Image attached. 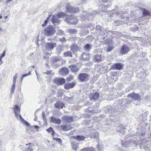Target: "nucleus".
<instances>
[{
  "label": "nucleus",
  "instance_id": "nucleus-1",
  "mask_svg": "<svg viewBox=\"0 0 151 151\" xmlns=\"http://www.w3.org/2000/svg\"><path fill=\"white\" fill-rule=\"evenodd\" d=\"M65 14L62 12H60L57 15H55L50 16V17H51V21L52 24L55 25H57L59 24L60 22V20L58 18H61L65 16Z\"/></svg>",
  "mask_w": 151,
  "mask_h": 151
},
{
  "label": "nucleus",
  "instance_id": "nucleus-2",
  "mask_svg": "<svg viewBox=\"0 0 151 151\" xmlns=\"http://www.w3.org/2000/svg\"><path fill=\"white\" fill-rule=\"evenodd\" d=\"M55 31L54 29L51 26L46 27L44 30V35L47 36H50L53 35Z\"/></svg>",
  "mask_w": 151,
  "mask_h": 151
},
{
  "label": "nucleus",
  "instance_id": "nucleus-3",
  "mask_svg": "<svg viewBox=\"0 0 151 151\" xmlns=\"http://www.w3.org/2000/svg\"><path fill=\"white\" fill-rule=\"evenodd\" d=\"M65 21L70 24L76 25L78 23V20L76 16L71 15L66 18Z\"/></svg>",
  "mask_w": 151,
  "mask_h": 151
},
{
  "label": "nucleus",
  "instance_id": "nucleus-4",
  "mask_svg": "<svg viewBox=\"0 0 151 151\" xmlns=\"http://www.w3.org/2000/svg\"><path fill=\"white\" fill-rule=\"evenodd\" d=\"M89 77L90 76L86 73H81L78 76L79 81L82 82L88 81Z\"/></svg>",
  "mask_w": 151,
  "mask_h": 151
},
{
  "label": "nucleus",
  "instance_id": "nucleus-5",
  "mask_svg": "<svg viewBox=\"0 0 151 151\" xmlns=\"http://www.w3.org/2000/svg\"><path fill=\"white\" fill-rule=\"evenodd\" d=\"M56 46V43L51 42L47 43L45 45V47L47 50L50 51L52 50Z\"/></svg>",
  "mask_w": 151,
  "mask_h": 151
},
{
  "label": "nucleus",
  "instance_id": "nucleus-6",
  "mask_svg": "<svg viewBox=\"0 0 151 151\" xmlns=\"http://www.w3.org/2000/svg\"><path fill=\"white\" fill-rule=\"evenodd\" d=\"M65 82V79L64 78H56L54 79L52 81V83L57 85H62Z\"/></svg>",
  "mask_w": 151,
  "mask_h": 151
},
{
  "label": "nucleus",
  "instance_id": "nucleus-7",
  "mask_svg": "<svg viewBox=\"0 0 151 151\" xmlns=\"http://www.w3.org/2000/svg\"><path fill=\"white\" fill-rule=\"evenodd\" d=\"M130 50V48L126 45H122L120 49V54L121 55L127 54Z\"/></svg>",
  "mask_w": 151,
  "mask_h": 151
},
{
  "label": "nucleus",
  "instance_id": "nucleus-8",
  "mask_svg": "<svg viewBox=\"0 0 151 151\" xmlns=\"http://www.w3.org/2000/svg\"><path fill=\"white\" fill-rule=\"evenodd\" d=\"M99 96V93L98 92H96L94 93H90L89 95V97L91 100L95 101L97 100Z\"/></svg>",
  "mask_w": 151,
  "mask_h": 151
},
{
  "label": "nucleus",
  "instance_id": "nucleus-9",
  "mask_svg": "<svg viewBox=\"0 0 151 151\" xmlns=\"http://www.w3.org/2000/svg\"><path fill=\"white\" fill-rule=\"evenodd\" d=\"M128 97L132 98V99L140 101L141 99L140 96L137 93L134 92L129 93L127 96Z\"/></svg>",
  "mask_w": 151,
  "mask_h": 151
},
{
  "label": "nucleus",
  "instance_id": "nucleus-10",
  "mask_svg": "<svg viewBox=\"0 0 151 151\" xmlns=\"http://www.w3.org/2000/svg\"><path fill=\"white\" fill-rule=\"evenodd\" d=\"M122 65L121 63H118L114 64L111 66V69L114 70H120L122 68Z\"/></svg>",
  "mask_w": 151,
  "mask_h": 151
},
{
  "label": "nucleus",
  "instance_id": "nucleus-11",
  "mask_svg": "<svg viewBox=\"0 0 151 151\" xmlns=\"http://www.w3.org/2000/svg\"><path fill=\"white\" fill-rule=\"evenodd\" d=\"M69 72V70L67 68L63 67L62 69H60L59 71V73L62 76H65Z\"/></svg>",
  "mask_w": 151,
  "mask_h": 151
},
{
  "label": "nucleus",
  "instance_id": "nucleus-12",
  "mask_svg": "<svg viewBox=\"0 0 151 151\" xmlns=\"http://www.w3.org/2000/svg\"><path fill=\"white\" fill-rule=\"evenodd\" d=\"M62 119L65 122L69 123L73 121V118L71 116H64L62 117Z\"/></svg>",
  "mask_w": 151,
  "mask_h": 151
},
{
  "label": "nucleus",
  "instance_id": "nucleus-13",
  "mask_svg": "<svg viewBox=\"0 0 151 151\" xmlns=\"http://www.w3.org/2000/svg\"><path fill=\"white\" fill-rule=\"evenodd\" d=\"M102 55L101 54L95 55L93 56V60L96 62H99L102 60Z\"/></svg>",
  "mask_w": 151,
  "mask_h": 151
},
{
  "label": "nucleus",
  "instance_id": "nucleus-14",
  "mask_svg": "<svg viewBox=\"0 0 151 151\" xmlns=\"http://www.w3.org/2000/svg\"><path fill=\"white\" fill-rule=\"evenodd\" d=\"M70 50L73 52H76L78 51L79 50V48L78 46L75 45H72L70 47Z\"/></svg>",
  "mask_w": 151,
  "mask_h": 151
},
{
  "label": "nucleus",
  "instance_id": "nucleus-15",
  "mask_svg": "<svg viewBox=\"0 0 151 151\" xmlns=\"http://www.w3.org/2000/svg\"><path fill=\"white\" fill-rule=\"evenodd\" d=\"M71 69V71L73 72H77L79 70L77 66L75 65H70L68 66Z\"/></svg>",
  "mask_w": 151,
  "mask_h": 151
},
{
  "label": "nucleus",
  "instance_id": "nucleus-16",
  "mask_svg": "<svg viewBox=\"0 0 151 151\" xmlns=\"http://www.w3.org/2000/svg\"><path fill=\"white\" fill-rule=\"evenodd\" d=\"M51 121L52 122L58 124H60L61 122L59 119H56L52 116L51 117Z\"/></svg>",
  "mask_w": 151,
  "mask_h": 151
},
{
  "label": "nucleus",
  "instance_id": "nucleus-17",
  "mask_svg": "<svg viewBox=\"0 0 151 151\" xmlns=\"http://www.w3.org/2000/svg\"><path fill=\"white\" fill-rule=\"evenodd\" d=\"M75 85V83H73L65 84L64 85V88L66 89H69L73 87Z\"/></svg>",
  "mask_w": 151,
  "mask_h": 151
},
{
  "label": "nucleus",
  "instance_id": "nucleus-18",
  "mask_svg": "<svg viewBox=\"0 0 151 151\" xmlns=\"http://www.w3.org/2000/svg\"><path fill=\"white\" fill-rule=\"evenodd\" d=\"M82 57L84 61L89 60V55L87 53H84L82 55Z\"/></svg>",
  "mask_w": 151,
  "mask_h": 151
},
{
  "label": "nucleus",
  "instance_id": "nucleus-19",
  "mask_svg": "<svg viewBox=\"0 0 151 151\" xmlns=\"http://www.w3.org/2000/svg\"><path fill=\"white\" fill-rule=\"evenodd\" d=\"M61 129L64 131L68 130L71 129V127L69 125H61Z\"/></svg>",
  "mask_w": 151,
  "mask_h": 151
},
{
  "label": "nucleus",
  "instance_id": "nucleus-20",
  "mask_svg": "<svg viewBox=\"0 0 151 151\" xmlns=\"http://www.w3.org/2000/svg\"><path fill=\"white\" fill-rule=\"evenodd\" d=\"M71 8H72V10H70V11L69 10V9L68 8V10H67V12H68L69 13H75L76 12H77L79 10V8L78 7H71Z\"/></svg>",
  "mask_w": 151,
  "mask_h": 151
},
{
  "label": "nucleus",
  "instance_id": "nucleus-21",
  "mask_svg": "<svg viewBox=\"0 0 151 151\" xmlns=\"http://www.w3.org/2000/svg\"><path fill=\"white\" fill-rule=\"evenodd\" d=\"M91 137L94 139H96L97 141H99V134L97 132H94L92 133L91 135Z\"/></svg>",
  "mask_w": 151,
  "mask_h": 151
},
{
  "label": "nucleus",
  "instance_id": "nucleus-22",
  "mask_svg": "<svg viewBox=\"0 0 151 151\" xmlns=\"http://www.w3.org/2000/svg\"><path fill=\"white\" fill-rule=\"evenodd\" d=\"M55 106L58 109L60 108L62 109L63 108V104L62 102H58L55 104Z\"/></svg>",
  "mask_w": 151,
  "mask_h": 151
},
{
  "label": "nucleus",
  "instance_id": "nucleus-23",
  "mask_svg": "<svg viewBox=\"0 0 151 151\" xmlns=\"http://www.w3.org/2000/svg\"><path fill=\"white\" fill-rule=\"evenodd\" d=\"M75 139L78 141H82L84 140L85 137L82 135H78L75 137Z\"/></svg>",
  "mask_w": 151,
  "mask_h": 151
},
{
  "label": "nucleus",
  "instance_id": "nucleus-24",
  "mask_svg": "<svg viewBox=\"0 0 151 151\" xmlns=\"http://www.w3.org/2000/svg\"><path fill=\"white\" fill-rule=\"evenodd\" d=\"M72 149L76 151L77 149L78 148V144L77 143H72L71 144Z\"/></svg>",
  "mask_w": 151,
  "mask_h": 151
},
{
  "label": "nucleus",
  "instance_id": "nucleus-25",
  "mask_svg": "<svg viewBox=\"0 0 151 151\" xmlns=\"http://www.w3.org/2000/svg\"><path fill=\"white\" fill-rule=\"evenodd\" d=\"M81 151H95V149L93 148L88 147L81 150Z\"/></svg>",
  "mask_w": 151,
  "mask_h": 151
},
{
  "label": "nucleus",
  "instance_id": "nucleus-26",
  "mask_svg": "<svg viewBox=\"0 0 151 151\" xmlns=\"http://www.w3.org/2000/svg\"><path fill=\"white\" fill-rule=\"evenodd\" d=\"M56 51L58 54H60L61 52L63 51V47L62 46H59L56 48Z\"/></svg>",
  "mask_w": 151,
  "mask_h": 151
},
{
  "label": "nucleus",
  "instance_id": "nucleus-27",
  "mask_svg": "<svg viewBox=\"0 0 151 151\" xmlns=\"http://www.w3.org/2000/svg\"><path fill=\"white\" fill-rule=\"evenodd\" d=\"M13 109L14 114L20 113V109L18 106L16 105Z\"/></svg>",
  "mask_w": 151,
  "mask_h": 151
},
{
  "label": "nucleus",
  "instance_id": "nucleus-28",
  "mask_svg": "<svg viewBox=\"0 0 151 151\" xmlns=\"http://www.w3.org/2000/svg\"><path fill=\"white\" fill-rule=\"evenodd\" d=\"M85 50L87 52H89L91 49L90 45L88 44H86L85 46L84 47Z\"/></svg>",
  "mask_w": 151,
  "mask_h": 151
},
{
  "label": "nucleus",
  "instance_id": "nucleus-29",
  "mask_svg": "<svg viewBox=\"0 0 151 151\" xmlns=\"http://www.w3.org/2000/svg\"><path fill=\"white\" fill-rule=\"evenodd\" d=\"M63 55L65 57H72V54L70 51H67L66 52H64Z\"/></svg>",
  "mask_w": 151,
  "mask_h": 151
},
{
  "label": "nucleus",
  "instance_id": "nucleus-30",
  "mask_svg": "<svg viewBox=\"0 0 151 151\" xmlns=\"http://www.w3.org/2000/svg\"><path fill=\"white\" fill-rule=\"evenodd\" d=\"M114 48V47L111 45H109L107 47L106 51L108 52L111 51L112 50H113Z\"/></svg>",
  "mask_w": 151,
  "mask_h": 151
},
{
  "label": "nucleus",
  "instance_id": "nucleus-31",
  "mask_svg": "<svg viewBox=\"0 0 151 151\" xmlns=\"http://www.w3.org/2000/svg\"><path fill=\"white\" fill-rule=\"evenodd\" d=\"M67 31L69 33L71 34H74L77 32V31L75 29H69Z\"/></svg>",
  "mask_w": 151,
  "mask_h": 151
},
{
  "label": "nucleus",
  "instance_id": "nucleus-32",
  "mask_svg": "<svg viewBox=\"0 0 151 151\" xmlns=\"http://www.w3.org/2000/svg\"><path fill=\"white\" fill-rule=\"evenodd\" d=\"M82 12V15L81 16V18H84L86 17H88V15L87 13H86L85 12L83 11Z\"/></svg>",
  "mask_w": 151,
  "mask_h": 151
},
{
  "label": "nucleus",
  "instance_id": "nucleus-33",
  "mask_svg": "<svg viewBox=\"0 0 151 151\" xmlns=\"http://www.w3.org/2000/svg\"><path fill=\"white\" fill-rule=\"evenodd\" d=\"M15 83H13L12 85V87L11 88V91L12 93H14V91L15 90Z\"/></svg>",
  "mask_w": 151,
  "mask_h": 151
},
{
  "label": "nucleus",
  "instance_id": "nucleus-34",
  "mask_svg": "<svg viewBox=\"0 0 151 151\" xmlns=\"http://www.w3.org/2000/svg\"><path fill=\"white\" fill-rule=\"evenodd\" d=\"M18 76V73H16L14 76L13 78V83H16V80Z\"/></svg>",
  "mask_w": 151,
  "mask_h": 151
},
{
  "label": "nucleus",
  "instance_id": "nucleus-35",
  "mask_svg": "<svg viewBox=\"0 0 151 151\" xmlns=\"http://www.w3.org/2000/svg\"><path fill=\"white\" fill-rule=\"evenodd\" d=\"M73 76L70 75L66 79V80L68 82L71 81L72 80H73Z\"/></svg>",
  "mask_w": 151,
  "mask_h": 151
},
{
  "label": "nucleus",
  "instance_id": "nucleus-36",
  "mask_svg": "<svg viewBox=\"0 0 151 151\" xmlns=\"http://www.w3.org/2000/svg\"><path fill=\"white\" fill-rule=\"evenodd\" d=\"M59 41L62 43L65 42L66 41V40L64 37H63L59 39Z\"/></svg>",
  "mask_w": 151,
  "mask_h": 151
},
{
  "label": "nucleus",
  "instance_id": "nucleus-37",
  "mask_svg": "<svg viewBox=\"0 0 151 151\" xmlns=\"http://www.w3.org/2000/svg\"><path fill=\"white\" fill-rule=\"evenodd\" d=\"M96 29L97 30H99L101 31L102 29V27L100 25H97L96 26Z\"/></svg>",
  "mask_w": 151,
  "mask_h": 151
},
{
  "label": "nucleus",
  "instance_id": "nucleus-38",
  "mask_svg": "<svg viewBox=\"0 0 151 151\" xmlns=\"http://www.w3.org/2000/svg\"><path fill=\"white\" fill-rule=\"evenodd\" d=\"M51 60L53 62H56L58 60V59L57 57H54L52 58Z\"/></svg>",
  "mask_w": 151,
  "mask_h": 151
},
{
  "label": "nucleus",
  "instance_id": "nucleus-39",
  "mask_svg": "<svg viewBox=\"0 0 151 151\" xmlns=\"http://www.w3.org/2000/svg\"><path fill=\"white\" fill-rule=\"evenodd\" d=\"M48 19H49V17L47 18V19L44 21V24H43L42 25V27H44L46 25L48 22Z\"/></svg>",
  "mask_w": 151,
  "mask_h": 151
},
{
  "label": "nucleus",
  "instance_id": "nucleus-40",
  "mask_svg": "<svg viewBox=\"0 0 151 151\" xmlns=\"http://www.w3.org/2000/svg\"><path fill=\"white\" fill-rule=\"evenodd\" d=\"M98 148L100 151L102 150L104 148V146L103 145H100L98 144Z\"/></svg>",
  "mask_w": 151,
  "mask_h": 151
},
{
  "label": "nucleus",
  "instance_id": "nucleus-41",
  "mask_svg": "<svg viewBox=\"0 0 151 151\" xmlns=\"http://www.w3.org/2000/svg\"><path fill=\"white\" fill-rule=\"evenodd\" d=\"M143 14L144 15H148L149 14V12L148 11L144 10L143 12Z\"/></svg>",
  "mask_w": 151,
  "mask_h": 151
},
{
  "label": "nucleus",
  "instance_id": "nucleus-42",
  "mask_svg": "<svg viewBox=\"0 0 151 151\" xmlns=\"http://www.w3.org/2000/svg\"><path fill=\"white\" fill-rule=\"evenodd\" d=\"M32 146H29V147L27 149H26L25 151H32L33 149L31 147Z\"/></svg>",
  "mask_w": 151,
  "mask_h": 151
},
{
  "label": "nucleus",
  "instance_id": "nucleus-43",
  "mask_svg": "<svg viewBox=\"0 0 151 151\" xmlns=\"http://www.w3.org/2000/svg\"><path fill=\"white\" fill-rule=\"evenodd\" d=\"M15 116H16V118L17 119H19L20 118H21V116L20 114V113H18L17 114H15Z\"/></svg>",
  "mask_w": 151,
  "mask_h": 151
},
{
  "label": "nucleus",
  "instance_id": "nucleus-44",
  "mask_svg": "<svg viewBox=\"0 0 151 151\" xmlns=\"http://www.w3.org/2000/svg\"><path fill=\"white\" fill-rule=\"evenodd\" d=\"M31 74V72L30 71H29L28 73L26 74H24L22 75V76L23 78L26 77L27 76L29 75H30Z\"/></svg>",
  "mask_w": 151,
  "mask_h": 151
},
{
  "label": "nucleus",
  "instance_id": "nucleus-45",
  "mask_svg": "<svg viewBox=\"0 0 151 151\" xmlns=\"http://www.w3.org/2000/svg\"><path fill=\"white\" fill-rule=\"evenodd\" d=\"M71 7H73V6H70L68 4L67 5V6H66V10L67 11V10H68V9H69V10L70 11V10H72V8H70Z\"/></svg>",
  "mask_w": 151,
  "mask_h": 151
},
{
  "label": "nucleus",
  "instance_id": "nucleus-46",
  "mask_svg": "<svg viewBox=\"0 0 151 151\" xmlns=\"http://www.w3.org/2000/svg\"><path fill=\"white\" fill-rule=\"evenodd\" d=\"M46 130L49 132H50L53 131V128L51 127H50L48 129H46Z\"/></svg>",
  "mask_w": 151,
  "mask_h": 151
},
{
  "label": "nucleus",
  "instance_id": "nucleus-47",
  "mask_svg": "<svg viewBox=\"0 0 151 151\" xmlns=\"http://www.w3.org/2000/svg\"><path fill=\"white\" fill-rule=\"evenodd\" d=\"M6 54V53L5 51H4L3 52L2 55H1V56L0 57H1V59H2V58L3 57H4L5 55Z\"/></svg>",
  "mask_w": 151,
  "mask_h": 151
},
{
  "label": "nucleus",
  "instance_id": "nucleus-48",
  "mask_svg": "<svg viewBox=\"0 0 151 151\" xmlns=\"http://www.w3.org/2000/svg\"><path fill=\"white\" fill-rule=\"evenodd\" d=\"M57 95L58 96H61L63 93H62L61 92V91H58V92L57 93Z\"/></svg>",
  "mask_w": 151,
  "mask_h": 151
},
{
  "label": "nucleus",
  "instance_id": "nucleus-49",
  "mask_svg": "<svg viewBox=\"0 0 151 151\" xmlns=\"http://www.w3.org/2000/svg\"><path fill=\"white\" fill-rule=\"evenodd\" d=\"M24 123L27 126H29L30 125L26 121Z\"/></svg>",
  "mask_w": 151,
  "mask_h": 151
},
{
  "label": "nucleus",
  "instance_id": "nucleus-50",
  "mask_svg": "<svg viewBox=\"0 0 151 151\" xmlns=\"http://www.w3.org/2000/svg\"><path fill=\"white\" fill-rule=\"evenodd\" d=\"M54 138L55 139H56V141H57L58 142H59V143L62 142L60 138H57L56 139L55 138Z\"/></svg>",
  "mask_w": 151,
  "mask_h": 151
},
{
  "label": "nucleus",
  "instance_id": "nucleus-51",
  "mask_svg": "<svg viewBox=\"0 0 151 151\" xmlns=\"http://www.w3.org/2000/svg\"><path fill=\"white\" fill-rule=\"evenodd\" d=\"M51 71H47L46 72H44V73H43L44 74H46L47 75H49V74H50L51 73Z\"/></svg>",
  "mask_w": 151,
  "mask_h": 151
},
{
  "label": "nucleus",
  "instance_id": "nucleus-52",
  "mask_svg": "<svg viewBox=\"0 0 151 151\" xmlns=\"http://www.w3.org/2000/svg\"><path fill=\"white\" fill-rule=\"evenodd\" d=\"M145 99L147 100H148L150 99V97L149 96L147 95L145 96Z\"/></svg>",
  "mask_w": 151,
  "mask_h": 151
},
{
  "label": "nucleus",
  "instance_id": "nucleus-53",
  "mask_svg": "<svg viewBox=\"0 0 151 151\" xmlns=\"http://www.w3.org/2000/svg\"><path fill=\"white\" fill-rule=\"evenodd\" d=\"M20 119L21 121L22 122L24 123L26 121L21 116V118H20Z\"/></svg>",
  "mask_w": 151,
  "mask_h": 151
},
{
  "label": "nucleus",
  "instance_id": "nucleus-54",
  "mask_svg": "<svg viewBox=\"0 0 151 151\" xmlns=\"http://www.w3.org/2000/svg\"><path fill=\"white\" fill-rule=\"evenodd\" d=\"M59 33L60 35H62L64 33L61 30H59Z\"/></svg>",
  "mask_w": 151,
  "mask_h": 151
},
{
  "label": "nucleus",
  "instance_id": "nucleus-55",
  "mask_svg": "<svg viewBox=\"0 0 151 151\" xmlns=\"http://www.w3.org/2000/svg\"><path fill=\"white\" fill-rule=\"evenodd\" d=\"M3 63V61L0 57V65H1Z\"/></svg>",
  "mask_w": 151,
  "mask_h": 151
},
{
  "label": "nucleus",
  "instance_id": "nucleus-56",
  "mask_svg": "<svg viewBox=\"0 0 151 151\" xmlns=\"http://www.w3.org/2000/svg\"><path fill=\"white\" fill-rule=\"evenodd\" d=\"M65 98H66V99H68L69 100V101H70V100L71 99H72V98L71 97H66Z\"/></svg>",
  "mask_w": 151,
  "mask_h": 151
},
{
  "label": "nucleus",
  "instance_id": "nucleus-57",
  "mask_svg": "<svg viewBox=\"0 0 151 151\" xmlns=\"http://www.w3.org/2000/svg\"><path fill=\"white\" fill-rule=\"evenodd\" d=\"M24 78L22 76V77L20 78V81H21V82H22Z\"/></svg>",
  "mask_w": 151,
  "mask_h": 151
},
{
  "label": "nucleus",
  "instance_id": "nucleus-58",
  "mask_svg": "<svg viewBox=\"0 0 151 151\" xmlns=\"http://www.w3.org/2000/svg\"><path fill=\"white\" fill-rule=\"evenodd\" d=\"M55 132L53 130L51 134L53 135L54 136L55 134Z\"/></svg>",
  "mask_w": 151,
  "mask_h": 151
},
{
  "label": "nucleus",
  "instance_id": "nucleus-59",
  "mask_svg": "<svg viewBox=\"0 0 151 151\" xmlns=\"http://www.w3.org/2000/svg\"><path fill=\"white\" fill-rule=\"evenodd\" d=\"M101 0V1H102L103 2H104V3H106L108 1V0Z\"/></svg>",
  "mask_w": 151,
  "mask_h": 151
},
{
  "label": "nucleus",
  "instance_id": "nucleus-60",
  "mask_svg": "<svg viewBox=\"0 0 151 151\" xmlns=\"http://www.w3.org/2000/svg\"><path fill=\"white\" fill-rule=\"evenodd\" d=\"M26 145H29V146H32V144L31 143H29V144H26Z\"/></svg>",
  "mask_w": 151,
  "mask_h": 151
},
{
  "label": "nucleus",
  "instance_id": "nucleus-61",
  "mask_svg": "<svg viewBox=\"0 0 151 151\" xmlns=\"http://www.w3.org/2000/svg\"><path fill=\"white\" fill-rule=\"evenodd\" d=\"M11 1L10 0H7L6 1V3L7 4L8 3Z\"/></svg>",
  "mask_w": 151,
  "mask_h": 151
},
{
  "label": "nucleus",
  "instance_id": "nucleus-62",
  "mask_svg": "<svg viewBox=\"0 0 151 151\" xmlns=\"http://www.w3.org/2000/svg\"><path fill=\"white\" fill-rule=\"evenodd\" d=\"M34 127L36 129H38L39 128V127L38 126H36V125L35 126H34Z\"/></svg>",
  "mask_w": 151,
  "mask_h": 151
},
{
  "label": "nucleus",
  "instance_id": "nucleus-63",
  "mask_svg": "<svg viewBox=\"0 0 151 151\" xmlns=\"http://www.w3.org/2000/svg\"><path fill=\"white\" fill-rule=\"evenodd\" d=\"M42 116L44 117V115H45V113H44V111H42Z\"/></svg>",
  "mask_w": 151,
  "mask_h": 151
},
{
  "label": "nucleus",
  "instance_id": "nucleus-64",
  "mask_svg": "<svg viewBox=\"0 0 151 151\" xmlns=\"http://www.w3.org/2000/svg\"><path fill=\"white\" fill-rule=\"evenodd\" d=\"M36 45L38 46L39 47V44L38 43V42H37L36 43Z\"/></svg>",
  "mask_w": 151,
  "mask_h": 151
}]
</instances>
